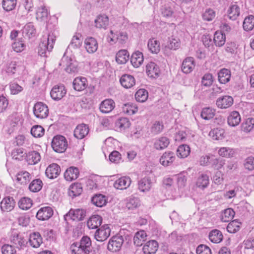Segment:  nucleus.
Listing matches in <instances>:
<instances>
[{
	"instance_id": "nucleus-1",
	"label": "nucleus",
	"mask_w": 254,
	"mask_h": 254,
	"mask_svg": "<svg viewBox=\"0 0 254 254\" xmlns=\"http://www.w3.org/2000/svg\"><path fill=\"white\" fill-rule=\"evenodd\" d=\"M91 249V241L87 236L83 237L79 243H74L70 247L72 254H90Z\"/></svg>"
},
{
	"instance_id": "nucleus-2",
	"label": "nucleus",
	"mask_w": 254,
	"mask_h": 254,
	"mask_svg": "<svg viewBox=\"0 0 254 254\" xmlns=\"http://www.w3.org/2000/svg\"><path fill=\"white\" fill-rule=\"evenodd\" d=\"M56 36L53 33H50L47 36L44 37L39 44L38 53L41 57H46L53 48Z\"/></svg>"
},
{
	"instance_id": "nucleus-3",
	"label": "nucleus",
	"mask_w": 254,
	"mask_h": 254,
	"mask_svg": "<svg viewBox=\"0 0 254 254\" xmlns=\"http://www.w3.org/2000/svg\"><path fill=\"white\" fill-rule=\"evenodd\" d=\"M177 4L173 2H169L162 6L161 8V13L163 17L170 19L173 18L175 19L180 18L182 13L178 10Z\"/></svg>"
},
{
	"instance_id": "nucleus-4",
	"label": "nucleus",
	"mask_w": 254,
	"mask_h": 254,
	"mask_svg": "<svg viewBox=\"0 0 254 254\" xmlns=\"http://www.w3.org/2000/svg\"><path fill=\"white\" fill-rule=\"evenodd\" d=\"M51 145L55 152L63 153L67 147V141L64 136L57 135L53 137Z\"/></svg>"
},
{
	"instance_id": "nucleus-5",
	"label": "nucleus",
	"mask_w": 254,
	"mask_h": 254,
	"mask_svg": "<svg viewBox=\"0 0 254 254\" xmlns=\"http://www.w3.org/2000/svg\"><path fill=\"white\" fill-rule=\"evenodd\" d=\"M33 111L34 116L38 119H45L49 115L47 105L41 102H38L34 105Z\"/></svg>"
},
{
	"instance_id": "nucleus-6",
	"label": "nucleus",
	"mask_w": 254,
	"mask_h": 254,
	"mask_svg": "<svg viewBox=\"0 0 254 254\" xmlns=\"http://www.w3.org/2000/svg\"><path fill=\"white\" fill-rule=\"evenodd\" d=\"M60 64L65 66V70L69 73H76L78 71L77 63L71 57L64 55Z\"/></svg>"
},
{
	"instance_id": "nucleus-7",
	"label": "nucleus",
	"mask_w": 254,
	"mask_h": 254,
	"mask_svg": "<svg viewBox=\"0 0 254 254\" xmlns=\"http://www.w3.org/2000/svg\"><path fill=\"white\" fill-rule=\"evenodd\" d=\"M123 239L122 236H115L112 237L110 240L108 244V249L112 252H116L119 251L123 244Z\"/></svg>"
},
{
	"instance_id": "nucleus-8",
	"label": "nucleus",
	"mask_w": 254,
	"mask_h": 254,
	"mask_svg": "<svg viewBox=\"0 0 254 254\" xmlns=\"http://www.w3.org/2000/svg\"><path fill=\"white\" fill-rule=\"evenodd\" d=\"M10 242L19 250L25 249L28 244L27 239L20 234H13L10 238Z\"/></svg>"
},
{
	"instance_id": "nucleus-9",
	"label": "nucleus",
	"mask_w": 254,
	"mask_h": 254,
	"mask_svg": "<svg viewBox=\"0 0 254 254\" xmlns=\"http://www.w3.org/2000/svg\"><path fill=\"white\" fill-rule=\"evenodd\" d=\"M84 44L85 49L89 54H93L97 51L98 44L95 38L87 37L84 40Z\"/></svg>"
},
{
	"instance_id": "nucleus-10",
	"label": "nucleus",
	"mask_w": 254,
	"mask_h": 254,
	"mask_svg": "<svg viewBox=\"0 0 254 254\" xmlns=\"http://www.w3.org/2000/svg\"><path fill=\"white\" fill-rule=\"evenodd\" d=\"M111 230L108 225H104L98 229L95 233V238L98 241L103 242L110 235Z\"/></svg>"
},
{
	"instance_id": "nucleus-11",
	"label": "nucleus",
	"mask_w": 254,
	"mask_h": 254,
	"mask_svg": "<svg viewBox=\"0 0 254 254\" xmlns=\"http://www.w3.org/2000/svg\"><path fill=\"white\" fill-rule=\"evenodd\" d=\"M60 166L56 163H52L49 165L45 171L46 176L50 179L57 178L60 174Z\"/></svg>"
},
{
	"instance_id": "nucleus-12",
	"label": "nucleus",
	"mask_w": 254,
	"mask_h": 254,
	"mask_svg": "<svg viewBox=\"0 0 254 254\" xmlns=\"http://www.w3.org/2000/svg\"><path fill=\"white\" fill-rule=\"evenodd\" d=\"M209 184V178L205 172H199L196 178L195 185L197 187L203 190Z\"/></svg>"
},
{
	"instance_id": "nucleus-13",
	"label": "nucleus",
	"mask_w": 254,
	"mask_h": 254,
	"mask_svg": "<svg viewBox=\"0 0 254 254\" xmlns=\"http://www.w3.org/2000/svg\"><path fill=\"white\" fill-rule=\"evenodd\" d=\"M15 205V202L14 199L10 196L4 197L0 203V207L2 211L9 212L14 208Z\"/></svg>"
},
{
	"instance_id": "nucleus-14",
	"label": "nucleus",
	"mask_w": 254,
	"mask_h": 254,
	"mask_svg": "<svg viewBox=\"0 0 254 254\" xmlns=\"http://www.w3.org/2000/svg\"><path fill=\"white\" fill-rule=\"evenodd\" d=\"M53 215L52 208L49 206L43 207L39 209L36 214L38 219L42 221L48 220Z\"/></svg>"
},
{
	"instance_id": "nucleus-15",
	"label": "nucleus",
	"mask_w": 254,
	"mask_h": 254,
	"mask_svg": "<svg viewBox=\"0 0 254 254\" xmlns=\"http://www.w3.org/2000/svg\"><path fill=\"white\" fill-rule=\"evenodd\" d=\"M111 41L119 42L123 44L127 42L128 39V35L126 31H120L114 33L112 30L110 31Z\"/></svg>"
},
{
	"instance_id": "nucleus-16",
	"label": "nucleus",
	"mask_w": 254,
	"mask_h": 254,
	"mask_svg": "<svg viewBox=\"0 0 254 254\" xmlns=\"http://www.w3.org/2000/svg\"><path fill=\"white\" fill-rule=\"evenodd\" d=\"M176 159L174 152L168 151L164 152L160 158V163L164 166H168L172 164Z\"/></svg>"
},
{
	"instance_id": "nucleus-17",
	"label": "nucleus",
	"mask_w": 254,
	"mask_h": 254,
	"mask_svg": "<svg viewBox=\"0 0 254 254\" xmlns=\"http://www.w3.org/2000/svg\"><path fill=\"white\" fill-rule=\"evenodd\" d=\"M35 14L38 21L45 22L48 19L49 11L45 5H42L37 8Z\"/></svg>"
},
{
	"instance_id": "nucleus-18",
	"label": "nucleus",
	"mask_w": 254,
	"mask_h": 254,
	"mask_svg": "<svg viewBox=\"0 0 254 254\" xmlns=\"http://www.w3.org/2000/svg\"><path fill=\"white\" fill-rule=\"evenodd\" d=\"M131 182V179L129 177H122L115 181L114 187L118 190H126L130 186Z\"/></svg>"
},
{
	"instance_id": "nucleus-19",
	"label": "nucleus",
	"mask_w": 254,
	"mask_h": 254,
	"mask_svg": "<svg viewBox=\"0 0 254 254\" xmlns=\"http://www.w3.org/2000/svg\"><path fill=\"white\" fill-rule=\"evenodd\" d=\"M195 64L192 57H187L183 62L182 70L186 74L190 73L194 69Z\"/></svg>"
},
{
	"instance_id": "nucleus-20",
	"label": "nucleus",
	"mask_w": 254,
	"mask_h": 254,
	"mask_svg": "<svg viewBox=\"0 0 254 254\" xmlns=\"http://www.w3.org/2000/svg\"><path fill=\"white\" fill-rule=\"evenodd\" d=\"M146 72L151 78H157L160 73L159 66L154 62H150L146 65Z\"/></svg>"
},
{
	"instance_id": "nucleus-21",
	"label": "nucleus",
	"mask_w": 254,
	"mask_h": 254,
	"mask_svg": "<svg viewBox=\"0 0 254 254\" xmlns=\"http://www.w3.org/2000/svg\"><path fill=\"white\" fill-rule=\"evenodd\" d=\"M152 184L149 177H145L138 181V188L140 191L147 192L150 190Z\"/></svg>"
},
{
	"instance_id": "nucleus-22",
	"label": "nucleus",
	"mask_w": 254,
	"mask_h": 254,
	"mask_svg": "<svg viewBox=\"0 0 254 254\" xmlns=\"http://www.w3.org/2000/svg\"><path fill=\"white\" fill-rule=\"evenodd\" d=\"M233 102L232 96H222L217 99L216 104L219 108L227 109L232 105Z\"/></svg>"
},
{
	"instance_id": "nucleus-23",
	"label": "nucleus",
	"mask_w": 254,
	"mask_h": 254,
	"mask_svg": "<svg viewBox=\"0 0 254 254\" xmlns=\"http://www.w3.org/2000/svg\"><path fill=\"white\" fill-rule=\"evenodd\" d=\"M88 127L84 124L78 125L74 130V135L78 139L84 138L89 133Z\"/></svg>"
},
{
	"instance_id": "nucleus-24",
	"label": "nucleus",
	"mask_w": 254,
	"mask_h": 254,
	"mask_svg": "<svg viewBox=\"0 0 254 254\" xmlns=\"http://www.w3.org/2000/svg\"><path fill=\"white\" fill-rule=\"evenodd\" d=\"M130 124L128 119L122 117L118 118L115 122V128L117 131H122L128 128Z\"/></svg>"
},
{
	"instance_id": "nucleus-25",
	"label": "nucleus",
	"mask_w": 254,
	"mask_h": 254,
	"mask_svg": "<svg viewBox=\"0 0 254 254\" xmlns=\"http://www.w3.org/2000/svg\"><path fill=\"white\" fill-rule=\"evenodd\" d=\"M158 248V243L155 240H151L146 242L142 248L144 254H154Z\"/></svg>"
},
{
	"instance_id": "nucleus-26",
	"label": "nucleus",
	"mask_w": 254,
	"mask_h": 254,
	"mask_svg": "<svg viewBox=\"0 0 254 254\" xmlns=\"http://www.w3.org/2000/svg\"><path fill=\"white\" fill-rule=\"evenodd\" d=\"M86 211L82 209H70L66 214L73 220H82L85 216Z\"/></svg>"
},
{
	"instance_id": "nucleus-27",
	"label": "nucleus",
	"mask_w": 254,
	"mask_h": 254,
	"mask_svg": "<svg viewBox=\"0 0 254 254\" xmlns=\"http://www.w3.org/2000/svg\"><path fill=\"white\" fill-rule=\"evenodd\" d=\"M241 121V118L239 113L237 111H232L230 113L227 117V123L231 127H236L239 125Z\"/></svg>"
},
{
	"instance_id": "nucleus-28",
	"label": "nucleus",
	"mask_w": 254,
	"mask_h": 254,
	"mask_svg": "<svg viewBox=\"0 0 254 254\" xmlns=\"http://www.w3.org/2000/svg\"><path fill=\"white\" fill-rule=\"evenodd\" d=\"M143 54L139 51L134 52L131 56L130 62L132 66L135 68L139 67L143 64Z\"/></svg>"
},
{
	"instance_id": "nucleus-29",
	"label": "nucleus",
	"mask_w": 254,
	"mask_h": 254,
	"mask_svg": "<svg viewBox=\"0 0 254 254\" xmlns=\"http://www.w3.org/2000/svg\"><path fill=\"white\" fill-rule=\"evenodd\" d=\"M79 171L77 168L75 167H70L66 169L64 177L65 179L71 182L76 180L79 176Z\"/></svg>"
},
{
	"instance_id": "nucleus-30",
	"label": "nucleus",
	"mask_w": 254,
	"mask_h": 254,
	"mask_svg": "<svg viewBox=\"0 0 254 254\" xmlns=\"http://www.w3.org/2000/svg\"><path fill=\"white\" fill-rule=\"evenodd\" d=\"M115 107V102L111 99H108L101 102L100 105V110L102 113H108L111 112Z\"/></svg>"
},
{
	"instance_id": "nucleus-31",
	"label": "nucleus",
	"mask_w": 254,
	"mask_h": 254,
	"mask_svg": "<svg viewBox=\"0 0 254 254\" xmlns=\"http://www.w3.org/2000/svg\"><path fill=\"white\" fill-rule=\"evenodd\" d=\"M87 81L85 77H77L73 81L74 89L78 91L84 90L87 86Z\"/></svg>"
},
{
	"instance_id": "nucleus-32",
	"label": "nucleus",
	"mask_w": 254,
	"mask_h": 254,
	"mask_svg": "<svg viewBox=\"0 0 254 254\" xmlns=\"http://www.w3.org/2000/svg\"><path fill=\"white\" fill-rule=\"evenodd\" d=\"M25 159L29 165H35L40 161L41 155L36 151H31L26 154Z\"/></svg>"
},
{
	"instance_id": "nucleus-33",
	"label": "nucleus",
	"mask_w": 254,
	"mask_h": 254,
	"mask_svg": "<svg viewBox=\"0 0 254 254\" xmlns=\"http://www.w3.org/2000/svg\"><path fill=\"white\" fill-rule=\"evenodd\" d=\"M170 144L169 139L165 136H161L154 140V147L156 150H163L168 147Z\"/></svg>"
},
{
	"instance_id": "nucleus-34",
	"label": "nucleus",
	"mask_w": 254,
	"mask_h": 254,
	"mask_svg": "<svg viewBox=\"0 0 254 254\" xmlns=\"http://www.w3.org/2000/svg\"><path fill=\"white\" fill-rule=\"evenodd\" d=\"M123 87L125 88H130L135 84V79L133 76L129 74H124L120 80Z\"/></svg>"
},
{
	"instance_id": "nucleus-35",
	"label": "nucleus",
	"mask_w": 254,
	"mask_h": 254,
	"mask_svg": "<svg viewBox=\"0 0 254 254\" xmlns=\"http://www.w3.org/2000/svg\"><path fill=\"white\" fill-rule=\"evenodd\" d=\"M102 217L98 215H94L90 217L87 222V225L90 229H96L101 225Z\"/></svg>"
},
{
	"instance_id": "nucleus-36",
	"label": "nucleus",
	"mask_w": 254,
	"mask_h": 254,
	"mask_svg": "<svg viewBox=\"0 0 254 254\" xmlns=\"http://www.w3.org/2000/svg\"><path fill=\"white\" fill-rule=\"evenodd\" d=\"M29 242L31 247L37 248L42 243L43 240L39 233L33 232L30 235Z\"/></svg>"
},
{
	"instance_id": "nucleus-37",
	"label": "nucleus",
	"mask_w": 254,
	"mask_h": 254,
	"mask_svg": "<svg viewBox=\"0 0 254 254\" xmlns=\"http://www.w3.org/2000/svg\"><path fill=\"white\" fill-rule=\"evenodd\" d=\"M147 48L151 53L158 54L161 49L160 43L155 38L150 39L147 42Z\"/></svg>"
},
{
	"instance_id": "nucleus-38",
	"label": "nucleus",
	"mask_w": 254,
	"mask_h": 254,
	"mask_svg": "<svg viewBox=\"0 0 254 254\" xmlns=\"http://www.w3.org/2000/svg\"><path fill=\"white\" fill-rule=\"evenodd\" d=\"M240 14V8L236 3L231 4L228 9L227 15L229 18L231 20H236Z\"/></svg>"
},
{
	"instance_id": "nucleus-39",
	"label": "nucleus",
	"mask_w": 254,
	"mask_h": 254,
	"mask_svg": "<svg viewBox=\"0 0 254 254\" xmlns=\"http://www.w3.org/2000/svg\"><path fill=\"white\" fill-rule=\"evenodd\" d=\"M123 112L129 116L136 114L138 111V107L132 103L124 104L122 107Z\"/></svg>"
},
{
	"instance_id": "nucleus-40",
	"label": "nucleus",
	"mask_w": 254,
	"mask_h": 254,
	"mask_svg": "<svg viewBox=\"0 0 254 254\" xmlns=\"http://www.w3.org/2000/svg\"><path fill=\"white\" fill-rule=\"evenodd\" d=\"M223 238L222 232L217 229H214L211 231L209 234V240L215 244L220 243Z\"/></svg>"
},
{
	"instance_id": "nucleus-41",
	"label": "nucleus",
	"mask_w": 254,
	"mask_h": 254,
	"mask_svg": "<svg viewBox=\"0 0 254 254\" xmlns=\"http://www.w3.org/2000/svg\"><path fill=\"white\" fill-rule=\"evenodd\" d=\"M95 24L98 28L106 29L109 25V18L106 15H100L95 20Z\"/></svg>"
},
{
	"instance_id": "nucleus-42",
	"label": "nucleus",
	"mask_w": 254,
	"mask_h": 254,
	"mask_svg": "<svg viewBox=\"0 0 254 254\" xmlns=\"http://www.w3.org/2000/svg\"><path fill=\"white\" fill-rule=\"evenodd\" d=\"M92 202L97 207H101L107 203V197L101 194H97L92 197Z\"/></svg>"
},
{
	"instance_id": "nucleus-43",
	"label": "nucleus",
	"mask_w": 254,
	"mask_h": 254,
	"mask_svg": "<svg viewBox=\"0 0 254 254\" xmlns=\"http://www.w3.org/2000/svg\"><path fill=\"white\" fill-rule=\"evenodd\" d=\"M129 54L126 50H121L116 54V60L120 64H126L129 60Z\"/></svg>"
},
{
	"instance_id": "nucleus-44",
	"label": "nucleus",
	"mask_w": 254,
	"mask_h": 254,
	"mask_svg": "<svg viewBox=\"0 0 254 254\" xmlns=\"http://www.w3.org/2000/svg\"><path fill=\"white\" fill-rule=\"evenodd\" d=\"M36 29L32 23L26 24L22 29L23 35L28 38L34 37L36 35Z\"/></svg>"
},
{
	"instance_id": "nucleus-45",
	"label": "nucleus",
	"mask_w": 254,
	"mask_h": 254,
	"mask_svg": "<svg viewBox=\"0 0 254 254\" xmlns=\"http://www.w3.org/2000/svg\"><path fill=\"white\" fill-rule=\"evenodd\" d=\"M218 80L220 83L225 84L229 81L231 77V72L229 70L223 68L218 73Z\"/></svg>"
},
{
	"instance_id": "nucleus-46",
	"label": "nucleus",
	"mask_w": 254,
	"mask_h": 254,
	"mask_svg": "<svg viewBox=\"0 0 254 254\" xmlns=\"http://www.w3.org/2000/svg\"><path fill=\"white\" fill-rule=\"evenodd\" d=\"M140 205L138 198L131 196L126 200V207L128 210H133Z\"/></svg>"
},
{
	"instance_id": "nucleus-47",
	"label": "nucleus",
	"mask_w": 254,
	"mask_h": 254,
	"mask_svg": "<svg viewBox=\"0 0 254 254\" xmlns=\"http://www.w3.org/2000/svg\"><path fill=\"white\" fill-rule=\"evenodd\" d=\"M190 152V146L186 144L180 145L177 150V155L178 157L185 158L187 157Z\"/></svg>"
},
{
	"instance_id": "nucleus-48",
	"label": "nucleus",
	"mask_w": 254,
	"mask_h": 254,
	"mask_svg": "<svg viewBox=\"0 0 254 254\" xmlns=\"http://www.w3.org/2000/svg\"><path fill=\"white\" fill-rule=\"evenodd\" d=\"M17 181L22 185L28 183L31 179L30 174L26 171H22L17 174Z\"/></svg>"
},
{
	"instance_id": "nucleus-49",
	"label": "nucleus",
	"mask_w": 254,
	"mask_h": 254,
	"mask_svg": "<svg viewBox=\"0 0 254 254\" xmlns=\"http://www.w3.org/2000/svg\"><path fill=\"white\" fill-rule=\"evenodd\" d=\"M224 129L216 128L212 129L209 133V136L213 140H221L224 137Z\"/></svg>"
},
{
	"instance_id": "nucleus-50",
	"label": "nucleus",
	"mask_w": 254,
	"mask_h": 254,
	"mask_svg": "<svg viewBox=\"0 0 254 254\" xmlns=\"http://www.w3.org/2000/svg\"><path fill=\"white\" fill-rule=\"evenodd\" d=\"M43 183L40 179H35L33 180L29 185V190L33 192L39 191L42 188Z\"/></svg>"
},
{
	"instance_id": "nucleus-51",
	"label": "nucleus",
	"mask_w": 254,
	"mask_h": 254,
	"mask_svg": "<svg viewBox=\"0 0 254 254\" xmlns=\"http://www.w3.org/2000/svg\"><path fill=\"white\" fill-rule=\"evenodd\" d=\"M82 192V188L80 184H74L70 186L68 194L74 197L79 195Z\"/></svg>"
},
{
	"instance_id": "nucleus-52",
	"label": "nucleus",
	"mask_w": 254,
	"mask_h": 254,
	"mask_svg": "<svg viewBox=\"0 0 254 254\" xmlns=\"http://www.w3.org/2000/svg\"><path fill=\"white\" fill-rule=\"evenodd\" d=\"M147 235L144 231H139L136 232L133 237V242L134 245L136 246H140L142 245V242H144Z\"/></svg>"
},
{
	"instance_id": "nucleus-53",
	"label": "nucleus",
	"mask_w": 254,
	"mask_h": 254,
	"mask_svg": "<svg viewBox=\"0 0 254 254\" xmlns=\"http://www.w3.org/2000/svg\"><path fill=\"white\" fill-rule=\"evenodd\" d=\"M67 93V90L63 84L55 85L51 89L50 95H65Z\"/></svg>"
},
{
	"instance_id": "nucleus-54",
	"label": "nucleus",
	"mask_w": 254,
	"mask_h": 254,
	"mask_svg": "<svg viewBox=\"0 0 254 254\" xmlns=\"http://www.w3.org/2000/svg\"><path fill=\"white\" fill-rule=\"evenodd\" d=\"M234 215V211L232 208H227L221 212L220 219L223 222H228L233 218Z\"/></svg>"
},
{
	"instance_id": "nucleus-55",
	"label": "nucleus",
	"mask_w": 254,
	"mask_h": 254,
	"mask_svg": "<svg viewBox=\"0 0 254 254\" xmlns=\"http://www.w3.org/2000/svg\"><path fill=\"white\" fill-rule=\"evenodd\" d=\"M213 40L216 46L221 47L225 43V35L221 32L216 31L214 35Z\"/></svg>"
},
{
	"instance_id": "nucleus-56",
	"label": "nucleus",
	"mask_w": 254,
	"mask_h": 254,
	"mask_svg": "<svg viewBox=\"0 0 254 254\" xmlns=\"http://www.w3.org/2000/svg\"><path fill=\"white\" fill-rule=\"evenodd\" d=\"M215 114V110L209 107L204 108L201 113V117L205 120L212 119Z\"/></svg>"
},
{
	"instance_id": "nucleus-57",
	"label": "nucleus",
	"mask_w": 254,
	"mask_h": 254,
	"mask_svg": "<svg viewBox=\"0 0 254 254\" xmlns=\"http://www.w3.org/2000/svg\"><path fill=\"white\" fill-rule=\"evenodd\" d=\"M254 28V16L249 15L246 17L243 22V28L245 31L252 30Z\"/></svg>"
},
{
	"instance_id": "nucleus-58",
	"label": "nucleus",
	"mask_w": 254,
	"mask_h": 254,
	"mask_svg": "<svg viewBox=\"0 0 254 254\" xmlns=\"http://www.w3.org/2000/svg\"><path fill=\"white\" fill-rule=\"evenodd\" d=\"M242 130L246 132H250L254 127V119L248 118L242 124Z\"/></svg>"
},
{
	"instance_id": "nucleus-59",
	"label": "nucleus",
	"mask_w": 254,
	"mask_h": 254,
	"mask_svg": "<svg viewBox=\"0 0 254 254\" xmlns=\"http://www.w3.org/2000/svg\"><path fill=\"white\" fill-rule=\"evenodd\" d=\"M241 226V223L235 220L230 222L227 226V230L230 233H235L238 232Z\"/></svg>"
},
{
	"instance_id": "nucleus-60",
	"label": "nucleus",
	"mask_w": 254,
	"mask_h": 254,
	"mask_svg": "<svg viewBox=\"0 0 254 254\" xmlns=\"http://www.w3.org/2000/svg\"><path fill=\"white\" fill-rule=\"evenodd\" d=\"M33 203L31 198L24 197L21 198L18 202L19 207L23 210H28L31 207Z\"/></svg>"
},
{
	"instance_id": "nucleus-61",
	"label": "nucleus",
	"mask_w": 254,
	"mask_h": 254,
	"mask_svg": "<svg viewBox=\"0 0 254 254\" xmlns=\"http://www.w3.org/2000/svg\"><path fill=\"white\" fill-rule=\"evenodd\" d=\"M235 152L234 149L229 147H221L218 151V154L223 157L230 158L234 156Z\"/></svg>"
},
{
	"instance_id": "nucleus-62",
	"label": "nucleus",
	"mask_w": 254,
	"mask_h": 254,
	"mask_svg": "<svg viewBox=\"0 0 254 254\" xmlns=\"http://www.w3.org/2000/svg\"><path fill=\"white\" fill-rule=\"evenodd\" d=\"M31 133L35 137H41L45 133V129L40 125H35L31 129Z\"/></svg>"
},
{
	"instance_id": "nucleus-63",
	"label": "nucleus",
	"mask_w": 254,
	"mask_h": 254,
	"mask_svg": "<svg viewBox=\"0 0 254 254\" xmlns=\"http://www.w3.org/2000/svg\"><path fill=\"white\" fill-rule=\"evenodd\" d=\"M166 46L170 50H176L180 46V40L177 38L172 37L169 39Z\"/></svg>"
},
{
	"instance_id": "nucleus-64",
	"label": "nucleus",
	"mask_w": 254,
	"mask_h": 254,
	"mask_svg": "<svg viewBox=\"0 0 254 254\" xmlns=\"http://www.w3.org/2000/svg\"><path fill=\"white\" fill-rule=\"evenodd\" d=\"M213 156V155L210 153L200 156L198 160L199 165L202 166L210 165L211 160L212 159Z\"/></svg>"
}]
</instances>
